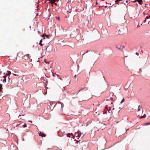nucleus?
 <instances>
[{"instance_id":"nucleus-30","label":"nucleus","mask_w":150,"mask_h":150,"mask_svg":"<svg viewBox=\"0 0 150 150\" xmlns=\"http://www.w3.org/2000/svg\"><path fill=\"white\" fill-rule=\"evenodd\" d=\"M121 33H120L119 34H121Z\"/></svg>"},{"instance_id":"nucleus-1","label":"nucleus","mask_w":150,"mask_h":150,"mask_svg":"<svg viewBox=\"0 0 150 150\" xmlns=\"http://www.w3.org/2000/svg\"><path fill=\"white\" fill-rule=\"evenodd\" d=\"M116 47L119 50L122 51V50L125 48V46L121 45H116Z\"/></svg>"},{"instance_id":"nucleus-21","label":"nucleus","mask_w":150,"mask_h":150,"mask_svg":"<svg viewBox=\"0 0 150 150\" xmlns=\"http://www.w3.org/2000/svg\"><path fill=\"white\" fill-rule=\"evenodd\" d=\"M56 18H57V19H59V17H56Z\"/></svg>"},{"instance_id":"nucleus-14","label":"nucleus","mask_w":150,"mask_h":150,"mask_svg":"<svg viewBox=\"0 0 150 150\" xmlns=\"http://www.w3.org/2000/svg\"><path fill=\"white\" fill-rule=\"evenodd\" d=\"M67 136L68 137H69L70 138L71 137V136H70V134H68L67 135Z\"/></svg>"},{"instance_id":"nucleus-2","label":"nucleus","mask_w":150,"mask_h":150,"mask_svg":"<svg viewBox=\"0 0 150 150\" xmlns=\"http://www.w3.org/2000/svg\"><path fill=\"white\" fill-rule=\"evenodd\" d=\"M111 108H109V109L107 108H106L105 110V112H103V113H107V110H108V113H110L111 114L112 112V110H111Z\"/></svg>"},{"instance_id":"nucleus-3","label":"nucleus","mask_w":150,"mask_h":150,"mask_svg":"<svg viewBox=\"0 0 150 150\" xmlns=\"http://www.w3.org/2000/svg\"><path fill=\"white\" fill-rule=\"evenodd\" d=\"M49 1H50V3L52 4H54L56 6H57V4L55 3V2L56 1H57L56 0H49Z\"/></svg>"},{"instance_id":"nucleus-9","label":"nucleus","mask_w":150,"mask_h":150,"mask_svg":"<svg viewBox=\"0 0 150 150\" xmlns=\"http://www.w3.org/2000/svg\"><path fill=\"white\" fill-rule=\"evenodd\" d=\"M45 36H46L48 38V36L47 35H45V34H43L42 36V37L43 38Z\"/></svg>"},{"instance_id":"nucleus-20","label":"nucleus","mask_w":150,"mask_h":150,"mask_svg":"<svg viewBox=\"0 0 150 150\" xmlns=\"http://www.w3.org/2000/svg\"><path fill=\"white\" fill-rule=\"evenodd\" d=\"M136 54L137 55H138H138H139V53H138L137 52V53H136Z\"/></svg>"},{"instance_id":"nucleus-22","label":"nucleus","mask_w":150,"mask_h":150,"mask_svg":"<svg viewBox=\"0 0 150 150\" xmlns=\"http://www.w3.org/2000/svg\"><path fill=\"white\" fill-rule=\"evenodd\" d=\"M108 25L109 26H110L111 25L110 24L108 23Z\"/></svg>"},{"instance_id":"nucleus-31","label":"nucleus","mask_w":150,"mask_h":150,"mask_svg":"<svg viewBox=\"0 0 150 150\" xmlns=\"http://www.w3.org/2000/svg\"><path fill=\"white\" fill-rule=\"evenodd\" d=\"M79 141H80V140H79V141H78V142H79Z\"/></svg>"},{"instance_id":"nucleus-5","label":"nucleus","mask_w":150,"mask_h":150,"mask_svg":"<svg viewBox=\"0 0 150 150\" xmlns=\"http://www.w3.org/2000/svg\"><path fill=\"white\" fill-rule=\"evenodd\" d=\"M142 108V107L140 105L139 106L138 109V112L140 111Z\"/></svg>"},{"instance_id":"nucleus-26","label":"nucleus","mask_w":150,"mask_h":150,"mask_svg":"<svg viewBox=\"0 0 150 150\" xmlns=\"http://www.w3.org/2000/svg\"><path fill=\"white\" fill-rule=\"evenodd\" d=\"M137 16H138V15H139V13H137Z\"/></svg>"},{"instance_id":"nucleus-24","label":"nucleus","mask_w":150,"mask_h":150,"mask_svg":"<svg viewBox=\"0 0 150 150\" xmlns=\"http://www.w3.org/2000/svg\"><path fill=\"white\" fill-rule=\"evenodd\" d=\"M39 44H40V46H42V45H42V44H41V43H39Z\"/></svg>"},{"instance_id":"nucleus-23","label":"nucleus","mask_w":150,"mask_h":150,"mask_svg":"<svg viewBox=\"0 0 150 150\" xmlns=\"http://www.w3.org/2000/svg\"><path fill=\"white\" fill-rule=\"evenodd\" d=\"M42 42V40H40V43H41Z\"/></svg>"},{"instance_id":"nucleus-17","label":"nucleus","mask_w":150,"mask_h":150,"mask_svg":"<svg viewBox=\"0 0 150 150\" xmlns=\"http://www.w3.org/2000/svg\"><path fill=\"white\" fill-rule=\"evenodd\" d=\"M12 74H13V75H14V76H18V75H18V74H14V73H13Z\"/></svg>"},{"instance_id":"nucleus-4","label":"nucleus","mask_w":150,"mask_h":150,"mask_svg":"<svg viewBox=\"0 0 150 150\" xmlns=\"http://www.w3.org/2000/svg\"><path fill=\"white\" fill-rule=\"evenodd\" d=\"M76 35V32H75V31H74L73 32H72V33L71 34V36L72 37L74 38Z\"/></svg>"},{"instance_id":"nucleus-10","label":"nucleus","mask_w":150,"mask_h":150,"mask_svg":"<svg viewBox=\"0 0 150 150\" xmlns=\"http://www.w3.org/2000/svg\"><path fill=\"white\" fill-rule=\"evenodd\" d=\"M146 117V116L145 114H144V115L141 117L140 118L141 119H142L143 118H145Z\"/></svg>"},{"instance_id":"nucleus-7","label":"nucleus","mask_w":150,"mask_h":150,"mask_svg":"<svg viewBox=\"0 0 150 150\" xmlns=\"http://www.w3.org/2000/svg\"><path fill=\"white\" fill-rule=\"evenodd\" d=\"M136 1L139 3L140 4H141V3L142 2V0H137Z\"/></svg>"},{"instance_id":"nucleus-28","label":"nucleus","mask_w":150,"mask_h":150,"mask_svg":"<svg viewBox=\"0 0 150 150\" xmlns=\"http://www.w3.org/2000/svg\"><path fill=\"white\" fill-rule=\"evenodd\" d=\"M138 117H139V115H138Z\"/></svg>"},{"instance_id":"nucleus-16","label":"nucleus","mask_w":150,"mask_h":150,"mask_svg":"<svg viewBox=\"0 0 150 150\" xmlns=\"http://www.w3.org/2000/svg\"><path fill=\"white\" fill-rule=\"evenodd\" d=\"M124 101V99L123 98L120 102V103H122Z\"/></svg>"},{"instance_id":"nucleus-29","label":"nucleus","mask_w":150,"mask_h":150,"mask_svg":"<svg viewBox=\"0 0 150 150\" xmlns=\"http://www.w3.org/2000/svg\"><path fill=\"white\" fill-rule=\"evenodd\" d=\"M80 91H81V90H79V92Z\"/></svg>"},{"instance_id":"nucleus-25","label":"nucleus","mask_w":150,"mask_h":150,"mask_svg":"<svg viewBox=\"0 0 150 150\" xmlns=\"http://www.w3.org/2000/svg\"><path fill=\"white\" fill-rule=\"evenodd\" d=\"M28 121L29 122H31V123L32 122V121H31V120H29V121Z\"/></svg>"},{"instance_id":"nucleus-18","label":"nucleus","mask_w":150,"mask_h":150,"mask_svg":"<svg viewBox=\"0 0 150 150\" xmlns=\"http://www.w3.org/2000/svg\"><path fill=\"white\" fill-rule=\"evenodd\" d=\"M146 18L148 19L150 18V16H147Z\"/></svg>"},{"instance_id":"nucleus-12","label":"nucleus","mask_w":150,"mask_h":150,"mask_svg":"<svg viewBox=\"0 0 150 150\" xmlns=\"http://www.w3.org/2000/svg\"><path fill=\"white\" fill-rule=\"evenodd\" d=\"M3 81L4 83H5L6 81V79L5 78H4V79H3Z\"/></svg>"},{"instance_id":"nucleus-8","label":"nucleus","mask_w":150,"mask_h":150,"mask_svg":"<svg viewBox=\"0 0 150 150\" xmlns=\"http://www.w3.org/2000/svg\"><path fill=\"white\" fill-rule=\"evenodd\" d=\"M2 85L0 84V91H1V90L2 89Z\"/></svg>"},{"instance_id":"nucleus-13","label":"nucleus","mask_w":150,"mask_h":150,"mask_svg":"<svg viewBox=\"0 0 150 150\" xmlns=\"http://www.w3.org/2000/svg\"><path fill=\"white\" fill-rule=\"evenodd\" d=\"M150 125V122H148V123H146L144 124V125Z\"/></svg>"},{"instance_id":"nucleus-15","label":"nucleus","mask_w":150,"mask_h":150,"mask_svg":"<svg viewBox=\"0 0 150 150\" xmlns=\"http://www.w3.org/2000/svg\"><path fill=\"white\" fill-rule=\"evenodd\" d=\"M122 1V0H116V1L115 2H116L115 4L117 2H119L120 1Z\"/></svg>"},{"instance_id":"nucleus-19","label":"nucleus","mask_w":150,"mask_h":150,"mask_svg":"<svg viewBox=\"0 0 150 150\" xmlns=\"http://www.w3.org/2000/svg\"><path fill=\"white\" fill-rule=\"evenodd\" d=\"M1 93H2V92L1 91H0V96H1L2 94H1Z\"/></svg>"},{"instance_id":"nucleus-27","label":"nucleus","mask_w":150,"mask_h":150,"mask_svg":"<svg viewBox=\"0 0 150 150\" xmlns=\"http://www.w3.org/2000/svg\"><path fill=\"white\" fill-rule=\"evenodd\" d=\"M11 74V72H10L9 73V74Z\"/></svg>"},{"instance_id":"nucleus-6","label":"nucleus","mask_w":150,"mask_h":150,"mask_svg":"<svg viewBox=\"0 0 150 150\" xmlns=\"http://www.w3.org/2000/svg\"><path fill=\"white\" fill-rule=\"evenodd\" d=\"M75 136L77 137H80L81 136V135L80 134L79 135V133L77 132L75 134Z\"/></svg>"},{"instance_id":"nucleus-11","label":"nucleus","mask_w":150,"mask_h":150,"mask_svg":"<svg viewBox=\"0 0 150 150\" xmlns=\"http://www.w3.org/2000/svg\"><path fill=\"white\" fill-rule=\"evenodd\" d=\"M23 127L24 128H25L27 127V125L26 123H25L24 124L23 126Z\"/></svg>"}]
</instances>
